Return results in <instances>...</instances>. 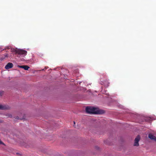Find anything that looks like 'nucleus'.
Masks as SVG:
<instances>
[{
	"instance_id": "nucleus-1",
	"label": "nucleus",
	"mask_w": 156,
	"mask_h": 156,
	"mask_svg": "<svg viewBox=\"0 0 156 156\" xmlns=\"http://www.w3.org/2000/svg\"><path fill=\"white\" fill-rule=\"evenodd\" d=\"M86 111L87 113L90 114H100L103 113V111L98 108L94 107H87Z\"/></svg>"
},
{
	"instance_id": "nucleus-2",
	"label": "nucleus",
	"mask_w": 156,
	"mask_h": 156,
	"mask_svg": "<svg viewBox=\"0 0 156 156\" xmlns=\"http://www.w3.org/2000/svg\"><path fill=\"white\" fill-rule=\"evenodd\" d=\"M27 54V51L25 50H23V49H19L18 50V54L20 55H22L23 56H25ZM18 57H20V56H18Z\"/></svg>"
},
{
	"instance_id": "nucleus-3",
	"label": "nucleus",
	"mask_w": 156,
	"mask_h": 156,
	"mask_svg": "<svg viewBox=\"0 0 156 156\" xmlns=\"http://www.w3.org/2000/svg\"><path fill=\"white\" fill-rule=\"evenodd\" d=\"M140 138L139 136H138L135 138L134 144V146H139V144L138 142L140 140Z\"/></svg>"
},
{
	"instance_id": "nucleus-4",
	"label": "nucleus",
	"mask_w": 156,
	"mask_h": 156,
	"mask_svg": "<svg viewBox=\"0 0 156 156\" xmlns=\"http://www.w3.org/2000/svg\"><path fill=\"white\" fill-rule=\"evenodd\" d=\"M9 107L8 105L0 104V109L6 110L9 109Z\"/></svg>"
},
{
	"instance_id": "nucleus-5",
	"label": "nucleus",
	"mask_w": 156,
	"mask_h": 156,
	"mask_svg": "<svg viewBox=\"0 0 156 156\" xmlns=\"http://www.w3.org/2000/svg\"><path fill=\"white\" fill-rule=\"evenodd\" d=\"M13 67V65L12 63L9 62L5 66V68L6 69H9Z\"/></svg>"
},
{
	"instance_id": "nucleus-6",
	"label": "nucleus",
	"mask_w": 156,
	"mask_h": 156,
	"mask_svg": "<svg viewBox=\"0 0 156 156\" xmlns=\"http://www.w3.org/2000/svg\"><path fill=\"white\" fill-rule=\"evenodd\" d=\"M19 49L17 48H11V51L15 54H18Z\"/></svg>"
},
{
	"instance_id": "nucleus-7",
	"label": "nucleus",
	"mask_w": 156,
	"mask_h": 156,
	"mask_svg": "<svg viewBox=\"0 0 156 156\" xmlns=\"http://www.w3.org/2000/svg\"><path fill=\"white\" fill-rule=\"evenodd\" d=\"M18 67L20 68H23L25 70H28L29 67L27 66H18Z\"/></svg>"
},
{
	"instance_id": "nucleus-8",
	"label": "nucleus",
	"mask_w": 156,
	"mask_h": 156,
	"mask_svg": "<svg viewBox=\"0 0 156 156\" xmlns=\"http://www.w3.org/2000/svg\"><path fill=\"white\" fill-rule=\"evenodd\" d=\"M148 137L150 139L156 141V137L152 134H149Z\"/></svg>"
},
{
	"instance_id": "nucleus-9",
	"label": "nucleus",
	"mask_w": 156,
	"mask_h": 156,
	"mask_svg": "<svg viewBox=\"0 0 156 156\" xmlns=\"http://www.w3.org/2000/svg\"><path fill=\"white\" fill-rule=\"evenodd\" d=\"M4 58H7L9 57V55L7 54H5L4 55Z\"/></svg>"
},
{
	"instance_id": "nucleus-10",
	"label": "nucleus",
	"mask_w": 156,
	"mask_h": 156,
	"mask_svg": "<svg viewBox=\"0 0 156 156\" xmlns=\"http://www.w3.org/2000/svg\"><path fill=\"white\" fill-rule=\"evenodd\" d=\"M4 144L3 142L0 140V144Z\"/></svg>"
},
{
	"instance_id": "nucleus-11",
	"label": "nucleus",
	"mask_w": 156,
	"mask_h": 156,
	"mask_svg": "<svg viewBox=\"0 0 156 156\" xmlns=\"http://www.w3.org/2000/svg\"><path fill=\"white\" fill-rule=\"evenodd\" d=\"M21 61H25V60L24 58H22L21 60Z\"/></svg>"
},
{
	"instance_id": "nucleus-12",
	"label": "nucleus",
	"mask_w": 156,
	"mask_h": 156,
	"mask_svg": "<svg viewBox=\"0 0 156 156\" xmlns=\"http://www.w3.org/2000/svg\"><path fill=\"white\" fill-rule=\"evenodd\" d=\"M11 115H9V116H8V117H11Z\"/></svg>"
},
{
	"instance_id": "nucleus-13",
	"label": "nucleus",
	"mask_w": 156,
	"mask_h": 156,
	"mask_svg": "<svg viewBox=\"0 0 156 156\" xmlns=\"http://www.w3.org/2000/svg\"><path fill=\"white\" fill-rule=\"evenodd\" d=\"M74 123L75 124V122L74 121Z\"/></svg>"
}]
</instances>
